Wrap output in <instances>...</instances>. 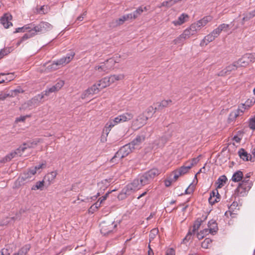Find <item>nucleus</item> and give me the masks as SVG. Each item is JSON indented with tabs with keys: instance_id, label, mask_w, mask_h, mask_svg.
<instances>
[{
	"instance_id": "1",
	"label": "nucleus",
	"mask_w": 255,
	"mask_h": 255,
	"mask_svg": "<svg viewBox=\"0 0 255 255\" xmlns=\"http://www.w3.org/2000/svg\"><path fill=\"white\" fill-rule=\"evenodd\" d=\"M75 53L74 51H71L66 56L54 61L51 64L47 67V69L49 71H54L59 68L60 66H62L69 63L74 58Z\"/></svg>"
},
{
	"instance_id": "2",
	"label": "nucleus",
	"mask_w": 255,
	"mask_h": 255,
	"mask_svg": "<svg viewBox=\"0 0 255 255\" xmlns=\"http://www.w3.org/2000/svg\"><path fill=\"white\" fill-rule=\"evenodd\" d=\"M44 98V93L38 94L30 100L23 104L20 107V110H30L36 108L41 103V100Z\"/></svg>"
},
{
	"instance_id": "3",
	"label": "nucleus",
	"mask_w": 255,
	"mask_h": 255,
	"mask_svg": "<svg viewBox=\"0 0 255 255\" xmlns=\"http://www.w3.org/2000/svg\"><path fill=\"white\" fill-rule=\"evenodd\" d=\"M252 185V182L250 179H244L236 189V194L240 197L245 196L251 188Z\"/></svg>"
},
{
	"instance_id": "4",
	"label": "nucleus",
	"mask_w": 255,
	"mask_h": 255,
	"mask_svg": "<svg viewBox=\"0 0 255 255\" xmlns=\"http://www.w3.org/2000/svg\"><path fill=\"white\" fill-rule=\"evenodd\" d=\"M133 148V146H132L129 143L126 144L116 152L115 156L111 159V161L112 163H114L117 161V158L121 159L128 156L134 150Z\"/></svg>"
},
{
	"instance_id": "5",
	"label": "nucleus",
	"mask_w": 255,
	"mask_h": 255,
	"mask_svg": "<svg viewBox=\"0 0 255 255\" xmlns=\"http://www.w3.org/2000/svg\"><path fill=\"white\" fill-rule=\"evenodd\" d=\"M141 175H139L137 178L134 179L131 183L127 185L128 191H135L140 189L143 186L146 185Z\"/></svg>"
},
{
	"instance_id": "6",
	"label": "nucleus",
	"mask_w": 255,
	"mask_h": 255,
	"mask_svg": "<svg viewBox=\"0 0 255 255\" xmlns=\"http://www.w3.org/2000/svg\"><path fill=\"white\" fill-rule=\"evenodd\" d=\"M115 64V60L114 59L110 58L101 63L100 65L96 66L95 69L99 72H104L108 73L114 69Z\"/></svg>"
},
{
	"instance_id": "7",
	"label": "nucleus",
	"mask_w": 255,
	"mask_h": 255,
	"mask_svg": "<svg viewBox=\"0 0 255 255\" xmlns=\"http://www.w3.org/2000/svg\"><path fill=\"white\" fill-rule=\"evenodd\" d=\"M32 29L35 32V35L38 33H44L51 30L53 26L47 22L41 21L37 25L32 24Z\"/></svg>"
},
{
	"instance_id": "8",
	"label": "nucleus",
	"mask_w": 255,
	"mask_h": 255,
	"mask_svg": "<svg viewBox=\"0 0 255 255\" xmlns=\"http://www.w3.org/2000/svg\"><path fill=\"white\" fill-rule=\"evenodd\" d=\"M116 227L117 225L114 222L103 221L100 224L101 233L106 236L113 232Z\"/></svg>"
},
{
	"instance_id": "9",
	"label": "nucleus",
	"mask_w": 255,
	"mask_h": 255,
	"mask_svg": "<svg viewBox=\"0 0 255 255\" xmlns=\"http://www.w3.org/2000/svg\"><path fill=\"white\" fill-rule=\"evenodd\" d=\"M161 171L157 168H152L141 175L143 179V181H145L146 184H148Z\"/></svg>"
},
{
	"instance_id": "10",
	"label": "nucleus",
	"mask_w": 255,
	"mask_h": 255,
	"mask_svg": "<svg viewBox=\"0 0 255 255\" xmlns=\"http://www.w3.org/2000/svg\"><path fill=\"white\" fill-rule=\"evenodd\" d=\"M207 218V216L204 218L203 220L201 218H198L194 222L192 230H189L188 234L186 237L184 238L183 241H188L191 239V236L193 234H194L195 232L197 231L200 228L203 222H204Z\"/></svg>"
},
{
	"instance_id": "11",
	"label": "nucleus",
	"mask_w": 255,
	"mask_h": 255,
	"mask_svg": "<svg viewBox=\"0 0 255 255\" xmlns=\"http://www.w3.org/2000/svg\"><path fill=\"white\" fill-rule=\"evenodd\" d=\"M148 118L144 114H140L132 122V126L136 128L142 127L146 123Z\"/></svg>"
},
{
	"instance_id": "12",
	"label": "nucleus",
	"mask_w": 255,
	"mask_h": 255,
	"mask_svg": "<svg viewBox=\"0 0 255 255\" xmlns=\"http://www.w3.org/2000/svg\"><path fill=\"white\" fill-rule=\"evenodd\" d=\"M131 17V14H126L122 16L121 17L113 20L109 23V26L111 28H114L123 24L124 22L129 19Z\"/></svg>"
},
{
	"instance_id": "13",
	"label": "nucleus",
	"mask_w": 255,
	"mask_h": 255,
	"mask_svg": "<svg viewBox=\"0 0 255 255\" xmlns=\"http://www.w3.org/2000/svg\"><path fill=\"white\" fill-rule=\"evenodd\" d=\"M35 174V169L30 168L22 173L21 178L23 181H29L33 179V177Z\"/></svg>"
},
{
	"instance_id": "14",
	"label": "nucleus",
	"mask_w": 255,
	"mask_h": 255,
	"mask_svg": "<svg viewBox=\"0 0 255 255\" xmlns=\"http://www.w3.org/2000/svg\"><path fill=\"white\" fill-rule=\"evenodd\" d=\"M119 123H121V122L119 116H117L114 119H110L106 124L104 130H105L108 134L113 127Z\"/></svg>"
},
{
	"instance_id": "15",
	"label": "nucleus",
	"mask_w": 255,
	"mask_h": 255,
	"mask_svg": "<svg viewBox=\"0 0 255 255\" xmlns=\"http://www.w3.org/2000/svg\"><path fill=\"white\" fill-rule=\"evenodd\" d=\"M145 136L143 135H137L136 137L129 143L133 146V149L139 148L140 144L144 141Z\"/></svg>"
},
{
	"instance_id": "16",
	"label": "nucleus",
	"mask_w": 255,
	"mask_h": 255,
	"mask_svg": "<svg viewBox=\"0 0 255 255\" xmlns=\"http://www.w3.org/2000/svg\"><path fill=\"white\" fill-rule=\"evenodd\" d=\"M12 19V16L9 13H5L0 19V22L5 28H8L12 25V23L10 22Z\"/></svg>"
},
{
	"instance_id": "17",
	"label": "nucleus",
	"mask_w": 255,
	"mask_h": 255,
	"mask_svg": "<svg viewBox=\"0 0 255 255\" xmlns=\"http://www.w3.org/2000/svg\"><path fill=\"white\" fill-rule=\"evenodd\" d=\"M208 227V228L205 229L208 230V233L212 235L215 234L218 230L217 223L214 220H211L209 221Z\"/></svg>"
},
{
	"instance_id": "18",
	"label": "nucleus",
	"mask_w": 255,
	"mask_h": 255,
	"mask_svg": "<svg viewBox=\"0 0 255 255\" xmlns=\"http://www.w3.org/2000/svg\"><path fill=\"white\" fill-rule=\"evenodd\" d=\"M238 154L240 158L245 161L250 160L254 162L255 158L253 159L251 155L248 154V152L243 148H241L238 151Z\"/></svg>"
},
{
	"instance_id": "19",
	"label": "nucleus",
	"mask_w": 255,
	"mask_h": 255,
	"mask_svg": "<svg viewBox=\"0 0 255 255\" xmlns=\"http://www.w3.org/2000/svg\"><path fill=\"white\" fill-rule=\"evenodd\" d=\"M98 85L99 86V88L101 90L109 86L111 84H112L111 82V79L109 77H106L100 81H99L97 83Z\"/></svg>"
},
{
	"instance_id": "20",
	"label": "nucleus",
	"mask_w": 255,
	"mask_h": 255,
	"mask_svg": "<svg viewBox=\"0 0 255 255\" xmlns=\"http://www.w3.org/2000/svg\"><path fill=\"white\" fill-rule=\"evenodd\" d=\"M57 175V172L56 171H52L47 173L44 177V180L45 182H48V185L52 183Z\"/></svg>"
},
{
	"instance_id": "21",
	"label": "nucleus",
	"mask_w": 255,
	"mask_h": 255,
	"mask_svg": "<svg viewBox=\"0 0 255 255\" xmlns=\"http://www.w3.org/2000/svg\"><path fill=\"white\" fill-rule=\"evenodd\" d=\"M31 147H32V143H24L13 151L16 153V156H21L26 149Z\"/></svg>"
},
{
	"instance_id": "22",
	"label": "nucleus",
	"mask_w": 255,
	"mask_h": 255,
	"mask_svg": "<svg viewBox=\"0 0 255 255\" xmlns=\"http://www.w3.org/2000/svg\"><path fill=\"white\" fill-rule=\"evenodd\" d=\"M216 38L211 32L210 34L205 36L200 42V46H204L207 45L209 43L213 41Z\"/></svg>"
},
{
	"instance_id": "23",
	"label": "nucleus",
	"mask_w": 255,
	"mask_h": 255,
	"mask_svg": "<svg viewBox=\"0 0 255 255\" xmlns=\"http://www.w3.org/2000/svg\"><path fill=\"white\" fill-rule=\"evenodd\" d=\"M188 18V15L185 13H182L178 18L177 20H174L172 23L175 26L180 25L186 22V19Z\"/></svg>"
},
{
	"instance_id": "24",
	"label": "nucleus",
	"mask_w": 255,
	"mask_h": 255,
	"mask_svg": "<svg viewBox=\"0 0 255 255\" xmlns=\"http://www.w3.org/2000/svg\"><path fill=\"white\" fill-rule=\"evenodd\" d=\"M121 123L128 122L133 118V114L131 113H125L118 116Z\"/></svg>"
},
{
	"instance_id": "25",
	"label": "nucleus",
	"mask_w": 255,
	"mask_h": 255,
	"mask_svg": "<svg viewBox=\"0 0 255 255\" xmlns=\"http://www.w3.org/2000/svg\"><path fill=\"white\" fill-rule=\"evenodd\" d=\"M238 206V203L237 202H234L229 207V210L225 212V216H226L227 217H229V216H230L233 218L234 217V215H236V214L233 213L234 210L236 209Z\"/></svg>"
},
{
	"instance_id": "26",
	"label": "nucleus",
	"mask_w": 255,
	"mask_h": 255,
	"mask_svg": "<svg viewBox=\"0 0 255 255\" xmlns=\"http://www.w3.org/2000/svg\"><path fill=\"white\" fill-rule=\"evenodd\" d=\"M172 101L171 100H162L160 103H158L156 107H155V110H161L163 108L168 107L172 104Z\"/></svg>"
},
{
	"instance_id": "27",
	"label": "nucleus",
	"mask_w": 255,
	"mask_h": 255,
	"mask_svg": "<svg viewBox=\"0 0 255 255\" xmlns=\"http://www.w3.org/2000/svg\"><path fill=\"white\" fill-rule=\"evenodd\" d=\"M101 90L99 88L97 83L94 84L90 88L86 90V95H94L98 93Z\"/></svg>"
},
{
	"instance_id": "28",
	"label": "nucleus",
	"mask_w": 255,
	"mask_h": 255,
	"mask_svg": "<svg viewBox=\"0 0 255 255\" xmlns=\"http://www.w3.org/2000/svg\"><path fill=\"white\" fill-rule=\"evenodd\" d=\"M212 19V17L210 16H205L202 19L197 21L196 23L201 29L202 27L205 26L209 21H211Z\"/></svg>"
},
{
	"instance_id": "29",
	"label": "nucleus",
	"mask_w": 255,
	"mask_h": 255,
	"mask_svg": "<svg viewBox=\"0 0 255 255\" xmlns=\"http://www.w3.org/2000/svg\"><path fill=\"white\" fill-rule=\"evenodd\" d=\"M144 10H146L145 7L140 6L138 7L136 10L134 11L132 13L128 14H131V17H129V19L136 18L142 13Z\"/></svg>"
},
{
	"instance_id": "30",
	"label": "nucleus",
	"mask_w": 255,
	"mask_h": 255,
	"mask_svg": "<svg viewBox=\"0 0 255 255\" xmlns=\"http://www.w3.org/2000/svg\"><path fill=\"white\" fill-rule=\"evenodd\" d=\"M243 178V173L241 171L239 170L234 173L232 177V180L236 182L241 181Z\"/></svg>"
},
{
	"instance_id": "31",
	"label": "nucleus",
	"mask_w": 255,
	"mask_h": 255,
	"mask_svg": "<svg viewBox=\"0 0 255 255\" xmlns=\"http://www.w3.org/2000/svg\"><path fill=\"white\" fill-rule=\"evenodd\" d=\"M185 40V38L183 36H182V34H181L179 36L173 40L172 43L175 45L182 46L184 44Z\"/></svg>"
},
{
	"instance_id": "32",
	"label": "nucleus",
	"mask_w": 255,
	"mask_h": 255,
	"mask_svg": "<svg viewBox=\"0 0 255 255\" xmlns=\"http://www.w3.org/2000/svg\"><path fill=\"white\" fill-rule=\"evenodd\" d=\"M227 181L225 175H222L218 179L216 183L218 184L217 188H220L223 187Z\"/></svg>"
},
{
	"instance_id": "33",
	"label": "nucleus",
	"mask_w": 255,
	"mask_h": 255,
	"mask_svg": "<svg viewBox=\"0 0 255 255\" xmlns=\"http://www.w3.org/2000/svg\"><path fill=\"white\" fill-rule=\"evenodd\" d=\"M111 83H114L116 81L122 80L124 79L125 75L123 74L119 75H113L110 76Z\"/></svg>"
},
{
	"instance_id": "34",
	"label": "nucleus",
	"mask_w": 255,
	"mask_h": 255,
	"mask_svg": "<svg viewBox=\"0 0 255 255\" xmlns=\"http://www.w3.org/2000/svg\"><path fill=\"white\" fill-rule=\"evenodd\" d=\"M45 180L43 179L42 181H38L36 183L35 185L32 186L31 187V190H36L40 189L41 190H42L43 187L44 185Z\"/></svg>"
},
{
	"instance_id": "35",
	"label": "nucleus",
	"mask_w": 255,
	"mask_h": 255,
	"mask_svg": "<svg viewBox=\"0 0 255 255\" xmlns=\"http://www.w3.org/2000/svg\"><path fill=\"white\" fill-rule=\"evenodd\" d=\"M28 32L25 34L21 38V41H25L34 36L35 35V32H34L32 29H29Z\"/></svg>"
},
{
	"instance_id": "36",
	"label": "nucleus",
	"mask_w": 255,
	"mask_h": 255,
	"mask_svg": "<svg viewBox=\"0 0 255 255\" xmlns=\"http://www.w3.org/2000/svg\"><path fill=\"white\" fill-rule=\"evenodd\" d=\"M4 76H6L5 77L2 78V76H1V80H3V83H4L5 82H8L11 81V80H13L15 78L14 73H5V75Z\"/></svg>"
},
{
	"instance_id": "37",
	"label": "nucleus",
	"mask_w": 255,
	"mask_h": 255,
	"mask_svg": "<svg viewBox=\"0 0 255 255\" xmlns=\"http://www.w3.org/2000/svg\"><path fill=\"white\" fill-rule=\"evenodd\" d=\"M16 156V153L14 151H12L10 153L6 155L2 160V162H6L10 161L13 158Z\"/></svg>"
},
{
	"instance_id": "38",
	"label": "nucleus",
	"mask_w": 255,
	"mask_h": 255,
	"mask_svg": "<svg viewBox=\"0 0 255 255\" xmlns=\"http://www.w3.org/2000/svg\"><path fill=\"white\" fill-rule=\"evenodd\" d=\"M239 111H232L230 114L229 115L228 120L230 122H233L235 120V119L239 116Z\"/></svg>"
},
{
	"instance_id": "39",
	"label": "nucleus",
	"mask_w": 255,
	"mask_h": 255,
	"mask_svg": "<svg viewBox=\"0 0 255 255\" xmlns=\"http://www.w3.org/2000/svg\"><path fill=\"white\" fill-rule=\"evenodd\" d=\"M227 72L230 75L232 71H234L236 70L238 68V65L236 64L235 62H234L233 64H230L228 66L226 67Z\"/></svg>"
},
{
	"instance_id": "40",
	"label": "nucleus",
	"mask_w": 255,
	"mask_h": 255,
	"mask_svg": "<svg viewBox=\"0 0 255 255\" xmlns=\"http://www.w3.org/2000/svg\"><path fill=\"white\" fill-rule=\"evenodd\" d=\"M32 23L25 25L22 27H18L16 29L15 32H24L25 30L32 28Z\"/></svg>"
},
{
	"instance_id": "41",
	"label": "nucleus",
	"mask_w": 255,
	"mask_h": 255,
	"mask_svg": "<svg viewBox=\"0 0 255 255\" xmlns=\"http://www.w3.org/2000/svg\"><path fill=\"white\" fill-rule=\"evenodd\" d=\"M212 243V240L209 238H206L201 244V247L204 249L209 248Z\"/></svg>"
},
{
	"instance_id": "42",
	"label": "nucleus",
	"mask_w": 255,
	"mask_h": 255,
	"mask_svg": "<svg viewBox=\"0 0 255 255\" xmlns=\"http://www.w3.org/2000/svg\"><path fill=\"white\" fill-rule=\"evenodd\" d=\"M24 91L22 90V89L19 87L15 89L14 90H11L10 92V94L11 96H15L17 95L18 94L22 93Z\"/></svg>"
},
{
	"instance_id": "43",
	"label": "nucleus",
	"mask_w": 255,
	"mask_h": 255,
	"mask_svg": "<svg viewBox=\"0 0 255 255\" xmlns=\"http://www.w3.org/2000/svg\"><path fill=\"white\" fill-rule=\"evenodd\" d=\"M29 250V248L27 246H25L20 249L16 254L18 255H26Z\"/></svg>"
},
{
	"instance_id": "44",
	"label": "nucleus",
	"mask_w": 255,
	"mask_h": 255,
	"mask_svg": "<svg viewBox=\"0 0 255 255\" xmlns=\"http://www.w3.org/2000/svg\"><path fill=\"white\" fill-rule=\"evenodd\" d=\"M189 169V166H185L184 165H183L177 170L179 172V174L183 175L187 173Z\"/></svg>"
},
{
	"instance_id": "45",
	"label": "nucleus",
	"mask_w": 255,
	"mask_h": 255,
	"mask_svg": "<svg viewBox=\"0 0 255 255\" xmlns=\"http://www.w3.org/2000/svg\"><path fill=\"white\" fill-rule=\"evenodd\" d=\"M208 230L204 229L203 231H200V233L197 234V237L199 240H201L204 238L205 235H208Z\"/></svg>"
},
{
	"instance_id": "46",
	"label": "nucleus",
	"mask_w": 255,
	"mask_h": 255,
	"mask_svg": "<svg viewBox=\"0 0 255 255\" xmlns=\"http://www.w3.org/2000/svg\"><path fill=\"white\" fill-rule=\"evenodd\" d=\"M175 3L173 0H168L162 2L161 3V6L169 7L172 6Z\"/></svg>"
},
{
	"instance_id": "47",
	"label": "nucleus",
	"mask_w": 255,
	"mask_h": 255,
	"mask_svg": "<svg viewBox=\"0 0 255 255\" xmlns=\"http://www.w3.org/2000/svg\"><path fill=\"white\" fill-rule=\"evenodd\" d=\"M158 231L156 229H152L149 234V241L151 242L153 240L155 237L156 235L157 234Z\"/></svg>"
},
{
	"instance_id": "48",
	"label": "nucleus",
	"mask_w": 255,
	"mask_h": 255,
	"mask_svg": "<svg viewBox=\"0 0 255 255\" xmlns=\"http://www.w3.org/2000/svg\"><path fill=\"white\" fill-rule=\"evenodd\" d=\"M218 27L220 29L221 32L222 31L224 32H227L229 30L230 25L228 24L223 23L219 25Z\"/></svg>"
},
{
	"instance_id": "49",
	"label": "nucleus",
	"mask_w": 255,
	"mask_h": 255,
	"mask_svg": "<svg viewBox=\"0 0 255 255\" xmlns=\"http://www.w3.org/2000/svg\"><path fill=\"white\" fill-rule=\"evenodd\" d=\"M12 252L10 249L3 248L0 251V255H9Z\"/></svg>"
},
{
	"instance_id": "50",
	"label": "nucleus",
	"mask_w": 255,
	"mask_h": 255,
	"mask_svg": "<svg viewBox=\"0 0 255 255\" xmlns=\"http://www.w3.org/2000/svg\"><path fill=\"white\" fill-rule=\"evenodd\" d=\"M10 53L9 48H4L0 51V59H1L4 55H7Z\"/></svg>"
},
{
	"instance_id": "51",
	"label": "nucleus",
	"mask_w": 255,
	"mask_h": 255,
	"mask_svg": "<svg viewBox=\"0 0 255 255\" xmlns=\"http://www.w3.org/2000/svg\"><path fill=\"white\" fill-rule=\"evenodd\" d=\"M182 36H184V37L185 38V39H187L190 37L192 35L189 31V30L186 28L185 30H184L182 33Z\"/></svg>"
},
{
	"instance_id": "52",
	"label": "nucleus",
	"mask_w": 255,
	"mask_h": 255,
	"mask_svg": "<svg viewBox=\"0 0 255 255\" xmlns=\"http://www.w3.org/2000/svg\"><path fill=\"white\" fill-rule=\"evenodd\" d=\"M216 75L217 76H221V77H225V76H226L227 75H229V74L227 72V70L226 69V68H225L224 69H223V70H222L221 71H220L219 72H218Z\"/></svg>"
},
{
	"instance_id": "53",
	"label": "nucleus",
	"mask_w": 255,
	"mask_h": 255,
	"mask_svg": "<svg viewBox=\"0 0 255 255\" xmlns=\"http://www.w3.org/2000/svg\"><path fill=\"white\" fill-rule=\"evenodd\" d=\"M221 32V31L219 27H218L211 32V33L213 34V35L215 38L217 37L220 35Z\"/></svg>"
},
{
	"instance_id": "54",
	"label": "nucleus",
	"mask_w": 255,
	"mask_h": 255,
	"mask_svg": "<svg viewBox=\"0 0 255 255\" xmlns=\"http://www.w3.org/2000/svg\"><path fill=\"white\" fill-rule=\"evenodd\" d=\"M243 59H240L238 61L235 62L238 65V67L240 66H245L247 65V62L243 60Z\"/></svg>"
},
{
	"instance_id": "55",
	"label": "nucleus",
	"mask_w": 255,
	"mask_h": 255,
	"mask_svg": "<svg viewBox=\"0 0 255 255\" xmlns=\"http://www.w3.org/2000/svg\"><path fill=\"white\" fill-rule=\"evenodd\" d=\"M249 127L252 129H255V117L250 120Z\"/></svg>"
},
{
	"instance_id": "56",
	"label": "nucleus",
	"mask_w": 255,
	"mask_h": 255,
	"mask_svg": "<svg viewBox=\"0 0 255 255\" xmlns=\"http://www.w3.org/2000/svg\"><path fill=\"white\" fill-rule=\"evenodd\" d=\"M64 82L62 80H59L57 82V83L54 85L57 89L59 91L61 88L64 86Z\"/></svg>"
},
{
	"instance_id": "57",
	"label": "nucleus",
	"mask_w": 255,
	"mask_h": 255,
	"mask_svg": "<svg viewBox=\"0 0 255 255\" xmlns=\"http://www.w3.org/2000/svg\"><path fill=\"white\" fill-rule=\"evenodd\" d=\"M179 172H178V171L177 170L174 171L173 173L174 176H173V177L172 178H171V179L173 181V182H175L177 179L178 178V177L181 175V174H179Z\"/></svg>"
},
{
	"instance_id": "58",
	"label": "nucleus",
	"mask_w": 255,
	"mask_h": 255,
	"mask_svg": "<svg viewBox=\"0 0 255 255\" xmlns=\"http://www.w3.org/2000/svg\"><path fill=\"white\" fill-rule=\"evenodd\" d=\"M45 166H46V163L44 162V163H42L41 164H40L38 165L35 166L34 167H31V168L35 169V173H36L37 170L43 168Z\"/></svg>"
},
{
	"instance_id": "59",
	"label": "nucleus",
	"mask_w": 255,
	"mask_h": 255,
	"mask_svg": "<svg viewBox=\"0 0 255 255\" xmlns=\"http://www.w3.org/2000/svg\"><path fill=\"white\" fill-rule=\"evenodd\" d=\"M190 27L194 30V31H195L196 32V33H197V32L200 30V27H199V26L197 24V23L196 22H195L193 24H192Z\"/></svg>"
},
{
	"instance_id": "60",
	"label": "nucleus",
	"mask_w": 255,
	"mask_h": 255,
	"mask_svg": "<svg viewBox=\"0 0 255 255\" xmlns=\"http://www.w3.org/2000/svg\"><path fill=\"white\" fill-rule=\"evenodd\" d=\"M250 19H251L250 18V17L248 15L247 13H246V14H244V16L243 17V18H242V25H244L245 24V22L246 21H248Z\"/></svg>"
},
{
	"instance_id": "61",
	"label": "nucleus",
	"mask_w": 255,
	"mask_h": 255,
	"mask_svg": "<svg viewBox=\"0 0 255 255\" xmlns=\"http://www.w3.org/2000/svg\"><path fill=\"white\" fill-rule=\"evenodd\" d=\"M30 117V115H26L25 116H20V117L16 118V122H24L27 117Z\"/></svg>"
},
{
	"instance_id": "62",
	"label": "nucleus",
	"mask_w": 255,
	"mask_h": 255,
	"mask_svg": "<svg viewBox=\"0 0 255 255\" xmlns=\"http://www.w3.org/2000/svg\"><path fill=\"white\" fill-rule=\"evenodd\" d=\"M53 92L51 88L50 87V88L47 89L46 90L43 91L42 93H44V97L45 96H49L50 94L51 93H53Z\"/></svg>"
},
{
	"instance_id": "63",
	"label": "nucleus",
	"mask_w": 255,
	"mask_h": 255,
	"mask_svg": "<svg viewBox=\"0 0 255 255\" xmlns=\"http://www.w3.org/2000/svg\"><path fill=\"white\" fill-rule=\"evenodd\" d=\"M216 196H220V194L218 193V191L217 189L212 191V192L210 193V197L215 198L216 197Z\"/></svg>"
},
{
	"instance_id": "64",
	"label": "nucleus",
	"mask_w": 255,
	"mask_h": 255,
	"mask_svg": "<svg viewBox=\"0 0 255 255\" xmlns=\"http://www.w3.org/2000/svg\"><path fill=\"white\" fill-rule=\"evenodd\" d=\"M165 255H175V251L173 249L167 250Z\"/></svg>"
}]
</instances>
